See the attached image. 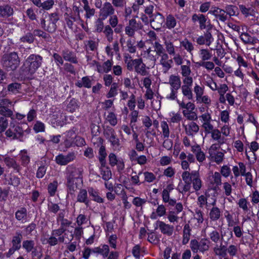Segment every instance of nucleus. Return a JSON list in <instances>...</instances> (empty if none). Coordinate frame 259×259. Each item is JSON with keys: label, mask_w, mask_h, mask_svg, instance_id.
Segmentation results:
<instances>
[{"label": "nucleus", "mask_w": 259, "mask_h": 259, "mask_svg": "<svg viewBox=\"0 0 259 259\" xmlns=\"http://www.w3.org/2000/svg\"><path fill=\"white\" fill-rule=\"evenodd\" d=\"M177 103L179 108L182 109L183 116L187 120H190L187 122L184 121L182 123L185 132L187 135L193 137L199 131V125L194 121L198 118L197 114L193 111L195 108V105L191 102L186 103L184 100L182 101L177 100Z\"/></svg>", "instance_id": "1"}, {"label": "nucleus", "mask_w": 259, "mask_h": 259, "mask_svg": "<svg viewBox=\"0 0 259 259\" xmlns=\"http://www.w3.org/2000/svg\"><path fill=\"white\" fill-rule=\"evenodd\" d=\"M59 229L53 230L51 232V236L48 239L47 242L51 246H55L58 243L64 242L65 237L63 234L66 231V228L71 224V222L66 219L62 220Z\"/></svg>", "instance_id": "2"}, {"label": "nucleus", "mask_w": 259, "mask_h": 259, "mask_svg": "<svg viewBox=\"0 0 259 259\" xmlns=\"http://www.w3.org/2000/svg\"><path fill=\"white\" fill-rule=\"evenodd\" d=\"M67 185L70 191H75L77 188L76 181L81 179L83 170L82 168H77L73 165H68L66 169Z\"/></svg>", "instance_id": "3"}, {"label": "nucleus", "mask_w": 259, "mask_h": 259, "mask_svg": "<svg viewBox=\"0 0 259 259\" xmlns=\"http://www.w3.org/2000/svg\"><path fill=\"white\" fill-rule=\"evenodd\" d=\"M182 178L184 183L190 182L196 192L199 191L202 187V181L198 170L184 171Z\"/></svg>", "instance_id": "4"}, {"label": "nucleus", "mask_w": 259, "mask_h": 259, "mask_svg": "<svg viewBox=\"0 0 259 259\" xmlns=\"http://www.w3.org/2000/svg\"><path fill=\"white\" fill-rule=\"evenodd\" d=\"M1 65L7 71L15 70L19 65L20 61L16 52L4 54L1 59Z\"/></svg>", "instance_id": "5"}, {"label": "nucleus", "mask_w": 259, "mask_h": 259, "mask_svg": "<svg viewBox=\"0 0 259 259\" xmlns=\"http://www.w3.org/2000/svg\"><path fill=\"white\" fill-rule=\"evenodd\" d=\"M59 19L58 14L53 13L49 14V19L46 21L44 19L40 20L41 27L46 31L50 32H54L57 29L56 23Z\"/></svg>", "instance_id": "6"}, {"label": "nucleus", "mask_w": 259, "mask_h": 259, "mask_svg": "<svg viewBox=\"0 0 259 259\" xmlns=\"http://www.w3.org/2000/svg\"><path fill=\"white\" fill-rule=\"evenodd\" d=\"M42 58L39 55L32 54L26 59L25 65L28 67V71L31 75L34 74L41 66Z\"/></svg>", "instance_id": "7"}, {"label": "nucleus", "mask_w": 259, "mask_h": 259, "mask_svg": "<svg viewBox=\"0 0 259 259\" xmlns=\"http://www.w3.org/2000/svg\"><path fill=\"white\" fill-rule=\"evenodd\" d=\"M24 134V131L19 125H15L13 123H10V127L6 131L5 135L7 137L12 139H19L21 140Z\"/></svg>", "instance_id": "8"}, {"label": "nucleus", "mask_w": 259, "mask_h": 259, "mask_svg": "<svg viewBox=\"0 0 259 259\" xmlns=\"http://www.w3.org/2000/svg\"><path fill=\"white\" fill-rule=\"evenodd\" d=\"M106 139L111 143L114 149L118 148L120 145L119 139L117 137L114 129L111 127H107L104 132Z\"/></svg>", "instance_id": "9"}, {"label": "nucleus", "mask_w": 259, "mask_h": 259, "mask_svg": "<svg viewBox=\"0 0 259 259\" xmlns=\"http://www.w3.org/2000/svg\"><path fill=\"white\" fill-rule=\"evenodd\" d=\"M76 157L75 152H70L66 155L59 154L55 157V161L59 165H66L68 163L74 161Z\"/></svg>", "instance_id": "10"}, {"label": "nucleus", "mask_w": 259, "mask_h": 259, "mask_svg": "<svg viewBox=\"0 0 259 259\" xmlns=\"http://www.w3.org/2000/svg\"><path fill=\"white\" fill-rule=\"evenodd\" d=\"M192 20L193 22L198 21L199 28L201 30L210 29L211 28L210 20L203 14H194L192 17Z\"/></svg>", "instance_id": "11"}, {"label": "nucleus", "mask_w": 259, "mask_h": 259, "mask_svg": "<svg viewBox=\"0 0 259 259\" xmlns=\"http://www.w3.org/2000/svg\"><path fill=\"white\" fill-rule=\"evenodd\" d=\"M14 104L9 100L7 99H3L0 100V114L6 116L10 117L13 114V111L10 109Z\"/></svg>", "instance_id": "12"}, {"label": "nucleus", "mask_w": 259, "mask_h": 259, "mask_svg": "<svg viewBox=\"0 0 259 259\" xmlns=\"http://www.w3.org/2000/svg\"><path fill=\"white\" fill-rule=\"evenodd\" d=\"M179 159L181 160V165L182 168L185 171L189 169V163H194L195 158L193 154L189 153L187 155L184 152H182L179 155Z\"/></svg>", "instance_id": "13"}, {"label": "nucleus", "mask_w": 259, "mask_h": 259, "mask_svg": "<svg viewBox=\"0 0 259 259\" xmlns=\"http://www.w3.org/2000/svg\"><path fill=\"white\" fill-rule=\"evenodd\" d=\"M162 198L164 203H167L168 206H174L176 205V208L178 212L181 211L182 209V203L180 202H177L176 199L170 198V192L163 190L162 192Z\"/></svg>", "instance_id": "14"}, {"label": "nucleus", "mask_w": 259, "mask_h": 259, "mask_svg": "<svg viewBox=\"0 0 259 259\" xmlns=\"http://www.w3.org/2000/svg\"><path fill=\"white\" fill-rule=\"evenodd\" d=\"M208 14L213 15L218 21L225 22L228 19L224 9L218 7L213 6L208 12Z\"/></svg>", "instance_id": "15"}, {"label": "nucleus", "mask_w": 259, "mask_h": 259, "mask_svg": "<svg viewBox=\"0 0 259 259\" xmlns=\"http://www.w3.org/2000/svg\"><path fill=\"white\" fill-rule=\"evenodd\" d=\"M114 13L115 9L113 6L110 3L106 2L100 9L99 16L102 19H106L108 16L113 15Z\"/></svg>", "instance_id": "16"}, {"label": "nucleus", "mask_w": 259, "mask_h": 259, "mask_svg": "<svg viewBox=\"0 0 259 259\" xmlns=\"http://www.w3.org/2000/svg\"><path fill=\"white\" fill-rule=\"evenodd\" d=\"M212 207L207 209L209 210L208 218L211 222H216L220 219L222 215L221 210L215 206L216 200H214L211 203Z\"/></svg>", "instance_id": "17"}, {"label": "nucleus", "mask_w": 259, "mask_h": 259, "mask_svg": "<svg viewBox=\"0 0 259 259\" xmlns=\"http://www.w3.org/2000/svg\"><path fill=\"white\" fill-rule=\"evenodd\" d=\"M164 22V16L158 12L154 13L151 16L150 24L152 28L155 30L160 29Z\"/></svg>", "instance_id": "18"}, {"label": "nucleus", "mask_w": 259, "mask_h": 259, "mask_svg": "<svg viewBox=\"0 0 259 259\" xmlns=\"http://www.w3.org/2000/svg\"><path fill=\"white\" fill-rule=\"evenodd\" d=\"M156 226L159 229L161 233L167 236H171L174 231V227L161 221H158L156 223Z\"/></svg>", "instance_id": "19"}, {"label": "nucleus", "mask_w": 259, "mask_h": 259, "mask_svg": "<svg viewBox=\"0 0 259 259\" xmlns=\"http://www.w3.org/2000/svg\"><path fill=\"white\" fill-rule=\"evenodd\" d=\"M159 57H160L159 63L162 67V72L163 73L166 74L172 67V59H169L168 54L167 53Z\"/></svg>", "instance_id": "20"}, {"label": "nucleus", "mask_w": 259, "mask_h": 259, "mask_svg": "<svg viewBox=\"0 0 259 259\" xmlns=\"http://www.w3.org/2000/svg\"><path fill=\"white\" fill-rule=\"evenodd\" d=\"M94 62L96 65L97 71L99 73H107L111 70L113 66V61L112 60H107L102 65L100 64L96 61H94Z\"/></svg>", "instance_id": "21"}, {"label": "nucleus", "mask_w": 259, "mask_h": 259, "mask_svg": "<svg viewBox=\"0 0 259 259\" xmlns=\"http://www.w3.org/2000/svg\"><path fill=\"white\" fill-rule=\"evenodd\" d=\"M208 182L213 190H216L222 183V176L220 172L215 171L208 177Z\"/></svg>", "instance_id": "22"}, {"label": "nucleus", "mask_w": 259, "mask_h": 259, "mask_svg": "<svg viewBox=\"0 0 259 259\" xmlns=\"http://www.w3.org/2000/svg\"><path fill=\"white\" fill-rule=\"evenodd\" d=\"M76 129L75 127L72 128L71 130L65 133V139L64 144L66 147H70L74 141V139L77 137L75 135Z\"/></svg>", "instance_id": "23"}, {"label": "nucleus", "mask_w": 259, "mask_h": 259, "mask_svg": "<svg viewBox=\"0 0 259 259\" xmlns=\"http://www.w3.org/2000/svg\"><path fill=\"white\" fill-rule=\"evenodd\" d=\"M97 141L100 144H102L103 139L101 137H98L97 138ZM107 156V153L106 149L104 146L101 145L99 150V156L98 159L101 164V166H105L106 163V157Z\"/></svg>", "instance_id": "24"}, {"label": "nucleus", "mask_w": 259, "mask_h": 259, "mask_svg": "<svg viewBox=\"0 0 259 259\" xmlns=\"http://www.w3.org/2000/svg\"><path fill=\"white\" fill-rule=\"evenodd\" d=\"M16 219L20 223L24 224L29 221L27 210L25 207L19 208L15 213Z\"/></svg>", "instance_id": "25"}, {"label": "nucleus", "mask_w": 259, "mask_h": 259, "mask_svg": "<svg viewBox=\"0 0 259 259\" xmlns=\"http://www.w3.org/2000/svg\"><path fill=\"white\" fill-rule=\"evenodd\" d=\"M191 151L195 154L196 158L199 162L201 163L205 160V155L199 145L196 144L192 146Z\"/></svg>", "instance_id": "26"}, {"label": "nucleus", "mask_w": 259, "mask_h": 259, "mask_svg": "<svg viewBox=\"0 0 259 259\" xmlns=\"http://www.w3.org/2000/svg\"><path fill=\"white\" fill-rule=\"evenodd\" d=\"M109 247L107 244H101L100 246L93 248V253L100 254L103 258L107 257L109 253Z\"/></svg>", "instance_id": "27"}, {"label": "nucleus", "mask_w": 259, "mask_h": 259, "mask_svg": "<svg viewBox=\"0 0 259 259\" xmlns=\"http://www.w3.org/2000/svg\"><path fill=\"white\" fill-rule=\"evenodd\" d=\"M168 83L170 85V89L179 90L182 84L180 77L175 74H171L169 77Z\"/></svg>", "instance_id": "28"}, {"label": "nucleus", "mask_w": 259, "mask_h": 259, "mask_svg": "<svg viewBox=\"0 0 259 259\" xmlns=\"http://www.w3.org/2000/svg\"><path fill=\"white\" fill-rule=\"evenodd\" d=\"M88 192L84 189L79 190L76 197V201L84 203L87 206L89 205L90 203V199L88 197Z\"/></svg>", "instance_id": "29"}, {"label": "nucleus", "mask_w": 259, "mask_h": 259, "mask_svg": "<svg viewBox=\"0 0 259 259\" xmlns=\"http://www.w3.org/2000/svg\"><path fill=\"white\" fill-rule=\"evenodd\" d=\"M213 40L211 34L210 32H206L203 35L199 36L196 39V42L199 45L205 44L207 46H209Z\"/></svg>", "instance_id": "30"}, {"label": "nucleus", "mask_w": 259, "mask_h": 259, "mask_svg": "<svg viewBox=\"0 0 259 259\" xmlns=\"http://www.w3.org/2000/svg\"><path fill=\"white\" fill-rule=\"evenodd\" d=\"M210 134L212 139L218 142L220 145L226 143L227 141V139L222 135L221 131L218 128H214Z\"/></svg>", "instance_id": "31"}, {"label": "nucleus", "mask_w": 259, "mask_h": 259, "mask_svg": "<svg viewBox=\"0 0 259 259\" xmlns=\"http://www.w3.org/2000/svg\"><path fill=\"white\" fill-rule=\"evenodd\" d=\"M61 55L65 61L75 64L78 62L75 54L68 49L63 50Z\"/></svg>", "instance_id": "32"}, {"label": "nucleus", "mask_w": 259, "mask_h": 259, "mask_svg": "<svg viewBox=\"0 0 259 259\" xmlns=\"http://www.w3.org/2000/svg\"><path fill=\"white\" fill-rule=\"evenodd\" d=\"M146 67V65L143 62L142 58L138 59L135 67V71L141 75L145 76L148 74Z\"/></svg>", "instance_id": "33"}, {"label": "nucleus", "mask_w": 259, "mask_h": 259, "mask_svg": "<svg viewBox=\"0 0 259 259\" xmlns=\"http://www.w3.org/2000/svg\"><path fill=\"white\" fill-rule=\"evenodd\" d=\"M166 213V209L165 206L163 204L158 205L155 211H153L151 215L150 218L152 220H156L158 217H162L164 216Z\"/></svg>", "instance_id": "34"}, {"label": "nucleus", "mask_w": 259, "mask_h": 259, "mask_svg": "<svg viewBox=\"0 0 259 259\" xmlns=\"http://www.w3.org/2000/svg\"><path fill=\"white\" fill-rule=\"evenodd\" d=\"M225 150L224 152L218 151L215 152L209 155V158L211 161L215 162L218 164H220L223 162L225 159Z\"/></svg>", "instance_id": "35"}, {"label": "nucleus", "mask_w": 259, "mask_h": 259, "mask_svg": "<svg viewBox=\"0 0 259 259\" xmlns=\"http://www.w3.org/2000/svg\"><path fill=\"white\" fill-rule=\"evenodd\" d=\"M14 13L13 8L8 5H0V17L8 18Z\"/></svg>", "instance_id": "36"}, {"label": "nucleus", "mask_w": 259, "mask_h": 259, "mask_svg": "<svg viewBox=\"0 0 259 259\" xmlns=\"http://www.w3.org/2000/svg\"><path fill=\"white\" fill-rule=\"evenodd\" d=\"M3 161L8 168H12L17 171L19 170L20 165L14 158L10 156H6Z\"/></svg>", "instance_id": "37"}, {"label": "nucleus", "mask_w": 259, "mask_h": 259, "mask_svg": "<svg viewBox=\"0 0 259 259\" xmlns=\"http://www.w3.org/2000/svg\"><path fill=\"white\" fill-rule=\"evenodd\" d=\"M168 38V36H165L163 37L164 45L165 47L167 54L169 55H175V53H176L175 46L173 42Z\"/></svg>", "instance_id": "38"}, {"label": "nucleus", "mask_w": 259, "mask_h": 259, "mask_svg": "<svg viewBox=\"0 0 259 259\" xmlns=\"http://www.w3.org/2000/svg\"><path fill=\"white\" fill-rule=\"evenodd\" d=\"M191 235V228L188 224H185L183 230L182 244L185 245L188 243Z\"/></svg>", "instance_id": "39"}, {"label": "nucleus", "mask_w": 259, "mask_h": 259, "mask_svg": "<svg viewBox=\"0 0 259 259\" xmlns=\"http://www.w3.org/2000/svg\"><path fill=\"white\" fill-rule=\"evenodd\" d=\"M174 210H170L168 212V214H167V218L168 220V221L170 223L175 224V223H178L179 220V217L178 216V214L181 212L183 209V205H182V209L181 211L179 212L177 211V210L176 208V205L174 206Z\"/></svg>", "instance_id": "40"}, {"label": "nucleus", "mask_w": 259, "mask_h": 259, "mask_svg": "<svg viewBox=\"0 0 259 259\" xmlns=\"http://www.w3.org/2000/svg\"><path fill=\"white\" fill-rule=\"evenodd\" d=\"M22 235L20 231H17L15 235L13 237L12 240V247L20 249L21 248V242Z\"/></svg>", "instance_id": "41"}, {"label": "nucleus", "mask_w": 259, "mask_h": 259, "mask_svg": "<svg viewBox=\"0 0 259 259\" xmlns=\"http://www.w3.org/2000/svg\"><path fill=\"white\" fill-rule=\"evenodd\" d=\"M198 55L201 59L200 61H208L212 57V54L208 49H200Z\"/></svg>", "instance_id": "42"}, {"label": "nucleus", "mask_w": 259, "mask_h": 259, "mask_svg": "<svg viewBox=\"0 0 259 259\" xmlns=\"http://www.w3.org/2000/svg\"><path fill=\"white\" fill-rule=\"evenodd\" d=\"M81 1L84 4L83 9L85 11V17L89 19L95 15V10L90 8L88 0H81Z\"/></svg>", "instance_id": "43"}, {"label": "nucleus", "mask_w": 259, "mask_h": 259, "mask_svg": "<svg viewBox=\"0 0 259 259\" xmlns=\"http://www.w3.org/2000/svg\"><path fill=\"white\" fill-rule=\"evenodd\" d=\"M19 157L21 165L26 166L30 162V157L26 150H21L19 154Z\"/></svg>", "instance_id": "44"}, {"label": "nucleus", "mask_w": 259, "mask_h": 259, "mask_svg": "<svg viewBox=\"0 0 259 259\" xmlns=\"http://www.w3.org/2000/svg\"><path fill=\"white\" fill-rule=\"evenodd\" d=\"M75 85L79 88H90L92 87V82L89 77L84 76L81 78V80L77 81Z\"/></svg>", "instance_id": "45"}, {"label": "nucleus", "mask_w": 259, "mask_h": 259, "mask_svg": "<svg viewBox=\"0 0 259 259\" xmlns=\"http://www.w3.org/2000/svg\"><path fill=\"white\" fill-rule=\"evenodd\" d=\"M88 192L94 201L100 203L104 202L103 199L100 196L98 191L93 188H89L88 189Z\"/></svg>", "instance_id": "46"}, {"label": "nucleus", "mask_w": 259, "mask_h": 259, "mask_svg": "<svg viewBox=\"0 0 259 259\" xmlns=\"http://www.w3.org/2000/svg\"><path fill=\"white\" fill-rule=\"evenodd\" d=\"M225 11L227 16L231 18L232 16H237L239 14L238 8L234 5L226 6Z\"/></svg>", "instance_id": "47"}, {"label": "nucleus", "mask_w": 259, "mask_h": 259, "mask_svg": "<svg viewBox=\"0 0 259 259\" xmlns=\"http://www.w3.org/2000/svg\"><path fill=\"white\" fill-rule=\"evenodd\" d=\"M190 66L191 62L189 60H186V65H182L181 66V74L183 77H186L190 75L191 73Z\"/></svg>", "instance_id": "48"}, {"label": "nucleus", "mask_w": 259, "mask_h": 259, "mask_svg": "<svg viewBox=\"0 0 259 259\" xmlns=\"http://www.w3.org/2000/svg\"><path fill=\"white\" fill-rule=\"evenodd\" d=\"M180 45L183 47L191 56H193L192 52L194 50V47L193 44L187 39L180 41Z\"/></svg>", "instance_id": "49"}, {"label": "nucleus", "mask_w": 259, "mask_h": 259, "mask_svg": "<svg viewBox=\"0 0 259 259\" xmlns=\"http://www.w3.org/2000/svg\"><path fill=\"white\" fill-rule=\"evenodd\" d=\"M101 175L102 178L105 181H108L111 178L112 173L109 167L105 166H101Z\"/></svg>", "instance_id": "50"}, {"label": "nucleus", "mask_w": 259, "mask_h": 259, "mask_svg": "<svg viewBox=\"0 0 259 259\" xmlns=\"http://www.w3.org/2000/svg\"><path fill=\"white\" fill-rule=\"evenodd\" d=\"M162 136L163 138H168L170 134V130L168 123L165 121H162L160 122Z\"/></svg>", "instance_id": "51"}, {"label": "nucleus", "mask_w": 259, "mask_h": 259, "mask_svg": "<svg viewBox=\"0 0 259 259\" xmlns=\"http://www.w3.org/2000/svg\"><path fill=\"white\" fill-rule=\"evenodd\" d=\"M210 241L206 238H202L199 242V251L204 253L208 250L209 248Z\"/></svg>", "instance_id": "52"}, {"label": "nucleus", "mask_w": 259, "mask_h": 259, "mask_svg": "<svg viewBox=\"0 0 259 259\" xmlns=\"http://www.w3.org/2000/svg\"><path fill=\"white\" fill-rule=\"evenodd\" d=\"M35 243L32 240H26L22 242V247L26 252H30L35 248Z\"/></svg>", "instance_id": "53"}, {"label": "nucleus", "mask_w": 259, "mask_h": 259, "mask_svg": "<svg viewBox=\"0 0 259 259\" xmlns=\"http://www.w3.org/2000/svg\"><path fill=\"white\" fill-rule=\"evenodd\" d=\"M107 40L109 42H111L113 40V30L110 25H106L103 31Z\"/></svg>", "instance_id": "54"}, {"label": "nucleus", "mask_w": 259, "mask_h": 259, "mask_svg": "<svg viewBox=\"0 0 259 259\" xmlns=\"http://www.w3.org/2000/svg\"><path fill=\"white\" fill-rule=\"evenodd\" d=\"M210 239L215 243H217L220 239H223V235L220 234V233L217 230H213L208 234Z\"/></svg>", "instance_id": "55"}, {"label": "nucleus", "mask_w": 259, "mask_h": 259, "mask_svg": "<svg viewBox=\"0 0 259 259\" xmlns=\"http://www.w3.org/2000/svg\"><path fill=\"white\" fill-rule=\"evenodd\" d=\"M181 87L183 96L188 100L192 99L193 93L191 90V87L187 85H182Z\"/></svg>", "instance_id": "56"}, {"label": "nucleus", "mask_w": 259, "mask_h": 259, "mask_svg": "<svg viewBox=\"0 0 259 259\" xmlns=\"http://www.w3.org/2000/svg\"><path fill=\"white\" fill-rule=\"evenodd\" d=\"M176 24L177 21L175 17L171 15H168L166 18L165 25L166 27L169 29H171L174 28L176 26Z\"/></svg>", "instance_id": "57"}, {"label": "nucleus", "mask_w": 259, "mask_h": 259, "mask_svg": "<svg viewBox=\"0 0 259 259\" xmlns=\"http://www.w3.org/2000/svg\"><path fill=\"white\" fill-rule=\"evenodd\" d=\"M78 107L79 105L77 101L75 99H72L67 104V110L72 113L78 109Z\"/></svg>", "instance_id": "58"}, {"label": "nucleus", "mask_w": 259, "mask_h": 259, "mask_svg": "<svg viewBox=\"0 0 259 259\" xmlns=\"http://www.w3.org/2000/svg\"><path fill=\"white\" fill-rule=\"evenodd\" d=\"M118 87V83L113 82L111 88L108 92V93L106 94V97L108 99L111 98L112 97H114L116 96L117 93V89Z\"/></svg>", "instance_id": "59"}, {"label": "nucleus", "mask_w": 259, "mask_h": 259, "mask_svg": "<svg viewBox=\"0 0 259 259\" xmlns=\"http://www.w3.org/2000/svg\"><path fill=\"white\" fill-rule=\"evenodd\" d=\"M154 48L156 55L158 57L166 53L163 46L158 41L154 42Z\"/></svg>", "instance_id": "60"}, {"label": "nucleus", "mask_w": 259, "mask_h": 259, "mask_svg": "<svg viewBox=\"0 0 259 259\" xmlns=\"http://www.w3.org/2000/svg\"><path fill=\"white\" fill-rule=\"evenodd\" d=\"M196 64L198 66L203 67L207 70H212L215 68L214 63L211 61H199Z\"/></svg>", "instance_id": "61"}, {"label": "nucleus", "mask_w": 259, "mask_h": 259, "mask_svg": "<svg viewBox=\"0 0 259 259\" xmlns=\"http://www.w3.org/2000/svg\"><path fill=\"white\" fill-rule=\"evenodd\" d=\"M239 8L241 13L246 17L253 16L254 15V10L251 7H246L245 6L239 5Z\"/></svg>", "instance_id": "62"}, {"label": "nucleus", "mask_w": 259, "mask_h": 259, "mask_svg": "<svg viewBox=\"0 0 259 259\" xmlns=\"http://www.w3.org/2000/svg\"><path fill=\"white\" fill-rule=\"evenodd\" d=\"M126 47L127 51L130 53H135L136 52V46H135V40L131 38L127 40Z\"/></svg>", "instance_id": "63"}, {"label": "nucleus", "mask_w": 259, "mask_h": 259, "mask_svg": "<svg viewBox=\"0 0 259 259\" xmlns=\"http://www.w3.org/2000/svg\"><path fill=\"white\" fill-rule=\"evenodd\" d=\"M106 119L112 126H115L117 123L116 115L113 112H109Z\"/></svg>", "instance_id": "64"}]
</instances>
